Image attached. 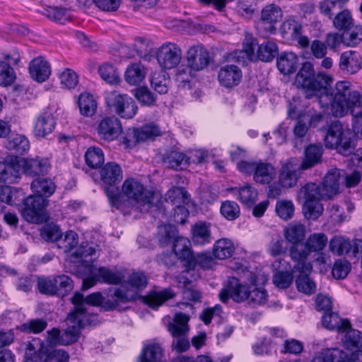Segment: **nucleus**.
Listing matches in <instances>:
<instances>
[{"label":"nucleus","mask_w":362,"mask_h":362,"mask_svg":"<svg viewBox=\"0 0 362 362\" xmlns=\"http://www.w3.org/2000/svg\"><path fill=\"white\" fill-rule=\"evenodd\" d=\"M332 81V77L325 73L315 74L313 65L306 62L296 74L295 84L303 90L307 98L316 97L322 107L330 106L336 117L348 112L354 117H362V94L351 90V83L346 81H338L331 88Z\"/></svg>","instance_id":"obj_1"},{"label":"nucleus","mask_w":362,"mask_h":362,"mask_svg":"<svg viewBox=\"0 0 362 362\" xmlns=\"http://www.w3.org/2000/svg\"><path fill=\"white\" fill-rule=\"evenodd\" d=\"M33 195L23 200L22 216L30 223H40L45 219V208L48 205L47 197L55 191V185L49 178L38 177L31 183Z\"/></svg>","instance_id":"obj_2"},{"label":"nucleus","mask_w":362,"mask_h":362,"mask_svg":"<svg viewBox=\"0 0 362 362\" xmlns=\"http://www.w3.org/2000/svg\"><path fill=\"white\" fill-rule=\"evenodd\" d=\"M148 284L146 276L140 272H133L128 276L127 281L122 283V288L114 291V300L105 302L106 310H113L119 307L120 303H127L136 299L138 293Z\"/></svg>","instance_id":"obj_3"},{"label":"nucleus","mask_w":362,"mask_h":362,"mask_svg":"<svg viewBox=\"0 0 362 362\" xmlns=\"http://www.w3.org/2000/svg\"><path fill=\"white\" fill-rule=\"evenodd\" d=\"M83 300V296L79 292L75 293L71 298L74 308L67 316L69 326L62 334V345H69L76 342L79 338L81 329L88 320L86 310L81 304Z\"/></svg>","instance_id":"obj_4"},{"label":"nucleus","mask_w":362,"mask_h":362,"mask_svg":"<svg viewBox=\"0 0 362 362\" xmlns=\"http://www.w3.org/2000/svg\"><path fill=\"white\" fill-rule=\"evenodd\" d=\"M100 177L104 183L109 185L105 187V192L108 197L110 204L117 209L123 211L124 202L123 196L117 187L114 185L122 179V172L120 166L114 162L107 163L100 171Z\"/></svg>","instance_id":"obj_5"},{"label":"nucleus","mask_w":362,"mask_h":362,"mask_svg":"<svg viewBox=\"0 0 362 362\" xmlns=\"http://www.w3.org/2000/svg\"><path fill=\"white\" fill-rule=\"evenodd\" d=\"M122 191L141 212H147L153 205L155 193L146 190L144 185L135 178L126 179L122 186Z\"/></svg>","instance_id":"obj_6"},{"label":"nucleus","mask_w":362,"mask_h":362,"mask_svg":"<svg viewBox=\"0 0 362 362\" xmlns=\"http://www.w3.org/2000/svg\"><path fill=\"white\" fill-rule=\"evenodd\" d=\"M349 135V130L344 129L340 122L334 121L328 126L324 139L325 145L327 148H336L339 153L347 156L354 148Z\"/></svg>","instance_id":"obj_7"},{"label":"nucleus","mask_w":362,"mask_h":362,"mask_svg":"<svg viewBox=\"0 0 362 362\" xmlns=\"http://www.w3.org/2000/svg\"><path fill=\"white\" fill-rule=\"evenodd\" d=\"M237 168L244 174L252 175L253 180L260 185L270 184L276 174L275 167L263 160H240L237 163Z\"/></svg>","instance_id":"obj_8"},{"label":"nucleus","mask_w":362,"mask_h":362,"mask_svg":"<svg viewBox=\"0 0 362 362\" xmlns=\"http://www.w3.org/2000/svg\"><path fill=\"white\" fill-rule=\"evenodd\" d=\"M105 103L110 111L126 119H132L138 110L132 97L118 91L110 92L105 98Z\"/></svg>","instance_id":"obj_9"},{"label":"nucleus","mask_w":362,"mask_h":362,"mask_svg":"<svg viewBox=\"0 0 362 362\" xmlns=\"http://www.w3.org/2000/svg\"><path fill=\"white\" fill-rule=\"evenodd\" d=\"M158 65L163 69H172L177 67L182 60L181 48L174 42H165L156 52Z\"/></svg>","instance_id":"obj_10"},{"label":"nucleus","mask_w":362,"mask_h":362,"mask_svg":"<svg viewBox=\"0 0 362 362\" xmlns=\"http://www.w3.org/2000/svg\"><path fill=\"white\" fill-rule=\"evenodd\" d=\"M329 246L330 251L337 255L354 257L362 252V239L351 240L344 236H334L330 240Z\"/></svg>","instance_id":"obj_11"},{"label":"nucleus","mask_w":362,"mask_h":362,"mask_svg":"<svg viewBox=\"0 0 362 362\" xmlns=\"http://www.w3.org/2000/svg\"><path fill=\"white\" fill-rule=\"evenodd\" d=\"M250 288L245 284L240 283L235 277H229L224 288L219 293L220 300L226 303L229 298L239 303L249 298Z\"/></svg>","instance_id":"obj_12"},{"label":"nucleus","mask_w":362,"mask_h":362,"mask_svg":"<svg viewBox=\"0 0 362 362\" xmlns=\"http://www.w3.org/2000/svg\"><path fill=\"white\" fill-rule=\"evenodd\" d=\"M122 122L116 116L103 117L97 124L96 131L100 139L112 141L122 133Z\"/></svg>","instance_id":"obj_13"},{"label":"nucleus","mask_w":362,"mask_h":362,"mask_svg":"<svg viewBox=\"0 0 362 362\" xmlns=\"http://www.w3.org/2000/svg\"><path fill=\"white\" fill-rule=\"evenodd\" d=\"M300 165L296 158H290L281 162L279 173V183L284 188L294 187L300 177Z\"/></svg>","instance_id":"obj_14"},{"label":"nucleus","mask_w":362,"mask_h":362,"mask_svg":"<svg viewBox=\"0 0 362 362\" xmlns=\"http://www.w3.org/2000/svg\"><path fill=\"white\" fill-rule=\"evenodd\" d=\"M288 252L291 259L296 262L293 268V272H311L313 266L308 261L310 252L305 240L291 244Z\"/></svg>","instance_id":"obj_15"},{"label":"nucleus","mask_w":362,"mask_h":362,"mask_svg":"<svg viewBox=\"0 0 362 362\" xmlns=\"http://www.w3.org/2000/svg\"><path fill=\"white\" fill-rule=\"evenodd\" d=\"M209 51L202 45H195L189 47L187 52L188 66L194 71L204 69L210 63Z\"/></svg>","instance_id":"obj_16"},{"label":"nucleus","mask_w":362,"mask_h":362,"mask_svg":"<svg viewBox=\"0 0 362 362\" xmlns=\"http://www.w3.org/2000/svg\"><path fill=\"white\" fill-rule=\"evenodd\" d=\"M55 125L56 122L52 114L48 111H44L35 119L33 134L37 138H44L53 132Z\"/></svg>","instance_id":"obj_17"},{"label":"nucleus","mask_w":362,"mask_h":362,"mask_svg":"<svg viewBox=\"0 0 362 362\" xmlns=\"http://www.w3.org/2000/svg\"><path fill=\"white\" fill-rule=\"evenodd\" d=\"M28 71L30 77L39 83L47 81L51 74L50 65L42 57L32 59L29 64Z\"/></svg>","instance_id":"obj_18"},{"label":"nucleus","mask_w":362,"mask_h":362,"mask_svg":"<svg viewBox=\"0 0 362 362\" xmlns=\"http://www.w3.org/2000/svg\"><path fill=\"white\" fill-rule=\"evenodd\" d=\"M209 252H204L200 253H193L188 263H185L187 268L186 274L189 271H194L197 267L207 270L213 269L217 264L216 260Z\"/></svg>","instance_id":"obj_19"},{"label":"nucleus","mask_w":362,"mask_h":362,"mask_svg":"<svg viewBox=\"0 0 362 362\" xmlns=\"http://www.w3.org/2000/svg\"><path fill=\"white\" fill-rule=\"evenodd\" d=\"M218 78L222 86L231 88L240 83L242 78V71L235 65H226L220 69Z\"/></svg>","instance_id":"obj_20"},{"label":"nucleus","mask_w":362,"mask_h":362,"mask_svg":"<svg viewBox=\"0 0 362 362\" xmlns=\"http://www.w3.org/2000/svg\"><path fill=\"white\" fill-rule=\"evenodd\" d=\"M21 177V169L16 158L11 162H0V183L12 184L17 182Z\"/></svg>","instance_id":"obj_21"},{"label":"nucleus","mask_w":362,"mask_h":362,"mask_svg":"<svg viewBox=\"0 0 362 362\" xmlns=\"http://www.w3.org/2000/svg\"><path fill=\"white\" fill-rule=\"evenodd\" d=\"M191 235L193 243L197 245L209 244L213 240L211 224L204 221H199L192 226Z\"/></svg>","instance_id":"obj_22"},{"label":"nucleus","mask_w":362,"mask_h":362,"mask_svg":"<svg viewBox=\"0 0 362 362\" xmlns=\"http://www.w3.org/2000/svg\"><path fill=\"white\" fill-rule=\"evenodd\" d=\"M339 66L344 72L355 74L361 68V57L355 51L344 52L341 54Z\"/></svg>","instance_id":"obj_23"},{"label":"nucleus","mask_w":362,"mask_h":362,"mask_svg":"<svg viewBox=\"0 0 362 362\" xmlns=\"http://www.w3.org/2000/svg\"><path fill=\"white\" fill-rule=\"evenodd\" d=\"M257 45L256 39L250 34L247 33L243 42V49L235 50L233 57L239 62H244L245 59L250 61L256 59L255 48Z\"/></svg>","instance_id":"obj_24"},{"label":"nucleus","mask_w":362,"mask_h":362,"mask_svg":"<svg viewBox=\"0 0 362 362\" xmlns=\"http://www.w3.org/2000/svg\"><path fill=\"white\" fill-rule=\"evenodd\" d=\"M281 18V8L274 4L268 5L262 11L259 25L264 27L269 31L275 30L274 24Z\"/></svg>","instance_id":"obj_25"},{"label":"nucleus","mask_w":362,"mask_h":362,"mask_svg":"<svg viewBox=\"0 0 362 362\" xmlns=\"http://www.w3.org/2000/svg\"><path fill=\"white\" fill-rule=\"evenodd\" d=\"M323 153L321 144H310L305 150V156L301 163V170H305L320 163Z\"/></svg>","instance_id":"obj_26"},{"label":"nucleus","mask_w":362,"mask_h":362,"mask_svg":"<svg viewBox=\"0 0 362 362\" xmlns=\"http://www.w3.org/2000/svg\"><path fill=\"white\" fill-rule=\"evenodd\" d=\"M340 170L338 169L330 170L324 177L321 184L324 190V196L329 199L338 194L339 187Z\"/></svg>","instance_id":"obj_27"},{"label":"nucleus","mask_w":362,"mask_h":362,"mask_svg":"<svg viewBox=\"0 0 362 362\" xmlns=\"http://www.w3.org/2000/svg\"><path fill=\"white\" fill-rule=\"evenodd\" d=\"M299 64V59L293 52L282 53L276 59L279 71L284 74L289 75L294 73Z\"/></svg>","instance_id":"obj_28"},{"label":"nucleus","mask_w":362,"mask_h":362,"mask_svg":"<svg viewBox=\"0 0 362 362\" xmlns=\"http://www.w3.org/2000/svg\"><path fill=\"white\" fill-rule=\"evenodd\" d=\"M18 160L21 171L31 177L39 175L47 169L46 162L39 159L18 158Z\"/></svg>","instance_id":"obj_29"},{"label":"nucleus","mask_w":362,"mask_h":362,"mask_svg":"<svg viewBox=\"0 0 362 362\" xmlns=\"http://www.w3.org/2000/svg\"><path fill=\"white\" fill-rule=\"evenodd\" d=\"M189 315L178 313L174 316L173 320L168 325V329L173 337L185 336L189 332Z\"/></svg>","instance_id":"obj_30"},{"label":"nucleus","mask_w":362,"mask_h":362,"mask_svg":"<svg viewBox=\"0 0 362 362\" xmlns=\"http://www.w3.org/2000/svg\"><path fill=\"white\" fill-rule=\"evenodd\" d=\"M138 362H166L163 358V350L158 344L145 346L138 358Z\"/></svg>","instance_id":"obj_31"},{"label":"nucleus","mask_w":362,"mask_h":362,"mask_svg":"<svg viewBox=\"0 0 362 362\" xmlns=\"http://www.w3.org/2000/svg\"><path fill=\"white\" fill-rule=\"evenodd\" d=\"M189 159L182 152L172 151L165 156L163 162L169 168L181 170L188 167L190 163Z\"/></svg>","instance_id":"obj_32"},{"label":"nucleus","mask_w":362,"mask_h":362,"mask_svg":"<svg viewBox=\"0 0 362 362\" xmlns=\"http://www.w3.org/2000/svg\"><path fill=\"white\" fill-rule=\"evenodd\" d=\"M322 324L324 327L331 330L344 332L350 327V322L347 319L342 320L337 313H325L322 318Z\"/></svg>","instance_id":"obj_33"},{"label":"nucleus","mask_w":362,"mask_h":362,"mask_svg":"<svg viewBox=\"0 0 362 362\" xmlns=\"http://www.w3.org/2000/svg\"><path fill=\"white\" fill-rule=\"evenodd\" d=\"M173 251L175 255L185 263H188L193 252L191 249L190 241L182 236H177L173 241Z\"/></svg>","instance_id":"obj_34"},{"label":"nucleus","mask_w":362,"mask_h":362,"mask_svg":"<svg viewBox=\"0 0 362 362\" xmlns=\"http://www.w3.org/2000/svg\"><path fill=\"white\" fill-rule=\"evenodd\" d=\"M284 237L291 244L305 240V227L299 222H293L284 229Z\"/></svg>","instance_id":"obj_35"},{"label":"nucleus","mask_w":362,"mask_h":362,"mask_svg":"<svg viewBox=\"0 0 362 362\" xmlns=\"http://www.w3.org/2000/svg\"><path fill=\"white\" fill-rule=\"evenodd\" d=\"M212 251L214 257L226 259L232 256L235 251V247L230 239L221 238L215 242Z\"/></svg>","instance_id":"obj_36"},{"label":"nucleus","mask_w":362,"mask_h":362,"mask_svg":"<svg viewBox=\"0 0 362 362\" xmlns=\"http://www.w3.org/2000/svg\"><path fill=\"white\" fill-rule=\"evenodd\" d=\"M175 293L170 288H165L160 291H153L145 298V301L149 307L157 309L165 300L173 298Z\"/></svg>","instance_id":"obj_37"},{"label":"nucleus","mask_w":362,"mask_h":362,"mask_svg":"<svg viewBox=\"0 0 362 362\" xmlns=\"http://www.w3.org/2000/svg\"><path fill=\"white\" fill-rule=\"evenodd\" d=\"M146 71L141 63L129 65L125 71V80L130 85H137L145 78Z\"/></svg>","instance_id":"obj_38"},{"label":"nucleus","mask_w":362,"mask_h":362,"mask_svg":"<svg viewBox=\"0 0 362 362\" xmlns=\"http://www.w3.org/2000/svg\"><path fill=\"white\" fill-rule=\"evenodd\" d=\"M305 201H315L321 199H329L327 196H324V190L321 185L310 182L303 186L300 191Z\"/></svg>","instance_id":"obj_39"},{"label":"nucleus","mask_w":362,"mask_h":362,"mask_svg":"<svg viewBox=\"0 0 362 362\" xmlns=\"http://www.w3.org/2000/svg\"><path fill=\"white\" fill-rule=\"evenodd\" d=\"M25 355L29 359L42 360L46 352L44 343L38 338H33L25 344Z\"/></svg>","instance_id":"obj_40"},{"label":"nucleus","mask_w":362,"mask_h":362,"mask_svg":"<svg viewBox=\"0 0 362 362\" xmlns=\"http://www.w3.org/2000/svg\"><path fill=\"white\" fill-rule=\"evenodd\" d=\"M78 105L81 113L84 116L91 117L96 111V101L90 93H81L78 97Z\"/></svg>","instance_id":"obj_41"},{"label":"nucleus","mask_w":362,"mask_h":362,"mask_svg":"<svg viewBox=\"0 0 362 362\" xmlns=\"http://www.w3.org/2000/svg\"><path fill=\"white\" fill-rule=\"evenodd\" d=\"M6 148L17 153L23 154L28 151L30 143L25 136L16 134L7 140L6 142Z\"/></svg>","instance_id":"obj_42"},{"label":"nucleus","mask_w":362,"mask_h":362,"mask_svg":"<svg viewBox=\"0 0 362 362\" xmlns=\"http://www.w3.org/2000/svg\"><path fill=\"white\" fill-rule=\"evenodd\" d=\"M354 23V19L349 10L343 9L336 13L332 18L333 26L338 30H349Z\"/></svg>","instance_id":"obj_43"},{"label":"nucleus","mask_w":362,"mask_h":362,"mask_svg":"<svg viewBox=\"0 0 362 362\" xmlns=\"http://www.w3.org/2000/svg\"><path fill=\"white\" fill-rule=\"evenodd\" d=\"M277 52L276 44L272 41H266L258 46L257 53H255L256 59L263 62H270L276 57Z\"/></svg>","instance_id":"obj_44"},{"label":"nucleus","mask_w":362,"mask_h":362,"mask_svg":"<svg viewBox=\"0 0 362 362\" xmlns=\"http://www.w3.org/2000/svg\"><path fill=\"white\" fill-rule=\"evenodd\" d=\"M177 230L175 226L166 224L158 228V239L160 245L166 246L177 237Z\"/></svg>","instance_id":"obj_45"},{"label":"nucleus","mask_w":362,"mask_h":362,"mask_svg":"<svg viewBox=\"0 0 362 362\" xmlns=\"http://www.w3.org/2000/svg\"><path fill=\"white\" fill-rule=\"evenodd\" d=\"M300 274L296 279V284L298 291L306 295H311L316 291V284L309 276L310 272H299Z\"/></svg>","instance_id":"obj_46"},{"label":"nucleus","mask_w":362,"mask_h":362,"mask_svg":"<svg viewBox=\"0 0 362 362\" xmlns=\"http://www.w3.org/2000/svg\"><path fill=\"white\" fill-rule=\"evenodd\" d=\"M166 200L177 206L188 203L189 194L183 187H174L166 193Z\"/></svg>","instance_id":"obj_47"},{"label":"nucleus","mask_w":362,"mask_h":362,"mask_svg":"<svg viewBox=\"0 0 362 362\" xmlns=\"http://www.w3.org/2000/svg\"><path fill=\"white\" fill-rule=\"evenodd\" d=\"M86 164L91 168H98L104 163V154L101 148L95 146L88 148L85 153Z\"/></svg>","instance_id":"obj_48"},{"label":"nucleus","mask_w":362,"mask_h":362,"mask_svg":"<svg viewBox=\"0 0 362 362\" xmlns=\"http://www.w3.org/2000/svg\"><path fill=\"white\" fill-rule=\"evenodd\" d=\"M310 252H322L327 243V236L322 233H313L305 240Z\"/></svg>","instance_id":"obj_49"},{"label":"nucleus","mask_w":362,"mask_h":362,"mask_svg":"<svg viewBox=\"0 0 362 362\" xmlns=\"http://www.w3.org/2000/svg\"><path fill=\"white\" fill-rule=\"evenodd\" d=\"M186 274V272H182V275L179 277V282L184 284V288L182 292L183 297L188 300L194 302L199 301L202 298L201 293L198 290L193 288L192 281L188 280Z\"/></svg>","instance_id":"obj_50"},{"label":"nucleus","mask_w":362,"mask_h":362,"mask_svg":"<svg viewBox=\"0 0 362 362\" xmlns=\"http://www.w3.org/2000/svg\"><path fill=\"white\" fill-rule=\"evenodd\" d=\"M163 72L153 73L151 78V87L159 94H165L168 91L169 77Z\"/></svg>","instance_id":"obj_51"},{"label":"nucleus","mask_w":362,"mask_h":362,"mask_svg":"<svg viewBox=\"0 0 362 362\" xmlns=\"http://www.w3.org/2000/svg\"><path fill=\"white\" fill-rule=\"evenodd\" d=\"M134 97L143 106L152 107L156 105V96L146 86L136 88Z\"/></svg>","instance_id":"obj_52"},{"label":"nucleus","mask_w":362,"mask_h":362,"mask_svg":"<svg viewBox=\"0 0 362 362\" xmlns=\"http://www.w3.org/2000/svg\"><path fill=\"white\" fill-rule=\"evenodd\" d=\"M303 210L307 219L316 220L322 215L324 208L320 200L305 201Z\"/></svg>","instance_id":"obj_53"},{"label":"nucleus","mask_w":362,"mask_h":362,"mask_svg":"<svg viewBox=\"0 0 362 362\" xmlns=\"http://www.w3.org/2000/svg\"><path fill=\"white\" fill-rule=\"evenodd\" d=\"M95 270L100 282L113 285L122 283V276L118 272H115L106 267H100Z\"/></svg>","instance_id":"obj_54"},{"label":"nucleus","mask_w":362,"mask_h":362,"mask_svg":"<svg viewBox=\"0 0 362 362\" xmlns=\"http://www.w3.org/2000/svg\"><path fill=\"white\" fill-rule=\"evenodd\" d=\"M238 199L244 204H253L258 196L257 190L251 185H245L238 189Z\"/></svg>","instance_id":"obj_55"},{"label":"nucleus","mask_w":362,"mask_h":362,"mask_svg":"<svg viewBox=\"0 0 362 362\" xmlns=\"http://www.w3.org/2000/svg\"><path fill=\"white\" fill-rule=\"evenodd\" d=\"M100 77L110 84H117L120 79L116 68L110 64H104L98 69Z\"/></svg>","instance_id":"obj_56"},{"label":"nucleus","mask_w":362,"mask_h":362,"mask_svg":"<svg viewBox=\"0 0 362 362\" xmlns=\"http://www.w3.org/2000/svg\"><path fill=\"white\" fill-rule=\"evenodd\" d=\"M344 332L346 333L344 339V344L347 349L362 347V334L360 331L351 329L350 326Z\"/></svg>","instance_id":"obj_57"},{"label":"nucleus","mask_w":362,"mask_h":362,"mask_svg":"<svg viewBox=\"0 0 362 362\" xmlns=\"http://www.w3.org/2000/svg\"><path fill=\"white\" fill-rule=\"evenodd\" d=\"M160 134L159 127L153 123L145 124L136 132V139L141 141L153 139Z\"/></svg>","instance_id":"obj_58"},{"label":"nucleus","mask_w":362,"mask_h":362,"mask_svg":"<svg viewBox=\"0 0 362 362\" xmlns=\"http://www.w3.org/2000/svg\"><path fill=\"white\" fill-rule=\"evenodd\" d=\"M47 327V322L43 319H33L22 324L19 329L27 334H39Z\"/></svg>","instance_id":"obj_59"},{"label":"nucleus","mask_w":362,"mask_h":362,"mask_svg":"<svg viewBox=\"0 0 362 362\" xmlns=\"http://www.w3.org/2000/svg\"><path fill=\"white\" fill-rule=\"evenodd\" d=\"M343 351L339 349H329L323 350L315 356L311 362H337L341 359Z\"/></svg>","instance_id":"obj_60"},{"label":"nucleus","mask_w":362,"mask_h":362,"mask_svg":"<svg viewBox=\"0 0 362 362\" xmlns=\"http://www.w3.org/2000/svg\"><path fill=\"white\" fill-rule=\"evenodd\" d=\"M343 351L339 349H329L323 350L315 356L311 362H337L341 359Z\"/></svg>","instance_id":"obj_61"},{"label":"nucleus","mask_w":362,"mask_h":362,"mask_svg":"<svg viewBox=\"0 0 362 362\" xmlns=\"http://www.w3.org/2000/svg\"><path fill=\"white\" fill-rule=\"evenodd\" d=\"M343 351L339 349H329L323 350L315 356L311 362H337L341 359Z\"/></svg>","instance_id":"obj_62"},{"label":"nucleus","mask_w":362,"mask_h":362,"mask_svg":"<svg viewBox=\"0 0 362 362\" xmlns=\"http://www.w3.org/2000/svg\"><path fill=\"white\" fill-rule=\"evenodd\" d=\"M16 76L13 68L6 62L0 61V86H11Z\"/></svg>","instance_id":"obj_63"},{"label":"nucleus","mask_w":362,"mask_h":362,"mask_svg":"<svg viewBox=\"0 0 362 362\" xmlns=\"http://www.w3.org/2000/svg\"><path fill=\"white\" fill-rule=\"evenodd\" d=\"M220 211L223 216L229 221L235 220L240 216V207L233 201L223 202Z\"/></svg>","instance_id":"obj_64"}]
</instances>
